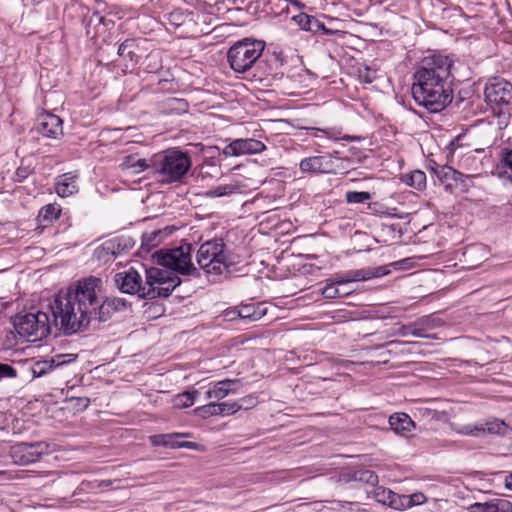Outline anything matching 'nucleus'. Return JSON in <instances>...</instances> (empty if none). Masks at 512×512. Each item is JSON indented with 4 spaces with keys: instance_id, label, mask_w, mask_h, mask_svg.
<instances>
[{
    "instance_id": "nucleus-1",
    "label": "nucleus",
    "mask_w": 512,
    "mask_h": 512,
    "mask_svg": "<svg viewBox=\"0 0 512 512\" xmlns=\"http://www.w3.org/2000/svg\"><path fill=\"white\" fill-rule=\"evenodd\" d=\"M126 300L102 295V280L89 276L68 287L50 305L55 327L65 335L85 331L92 321L105 322L112 315L126 309Z\"/></svg>"
},
{
    "instance_id": "nucleus-2",
    "label": "nucleus",
    "mask_w": 512,
    "mask_h": 512,
    "mask_svg": "<svg viewBox=\"0 0 512 512\" xmlns=\"http://www.w3.org/2000/svg\"><path fill=\"white\" fill-rule=\"evenodd\" d=\"M191 245L185 244L167 251L157 252L158 264L165 269L151 267L145 271V282L134 269L118 272L114 275L115 286L125 294H137L143 299L168 297L180 285L178 274L200 277V273L191 261Z\"/></svg>"
},
{
    "instance_id": "nucleus-3",
    "label": "nucleus",
    "mask_w": 512,
    "mask_h": 512,
    "mask_svg": "<svg viewBox=\"0 0 512 512\" xmlns=\"http://www.w3.org/2000/svg\"><path fill=\"white\" fill-rule=\"evenodd\" d=\"M453 59L433 53L423 57L414 72L412 95L415 102L431 113H438L453 100Z\"/></svg>"
},
{
    "instance_id": "nucleus-4",
    "label": "nucleus",
    "mask_w": 512,
    "mask_h": 512,
    "mask_svg": "<svg viewBox=\"0 0 512 512\" xmlns=\"http://www.w3.org/2000/svg\"><path fill=\"white\" fill-rule=\"evenodd\" d=\"M191 165V158L187 152L170 149L155 156L151 168L160 182L170 184L181 181Z\"/></svg>"
},
{
    "instance_id": "nucleus-5",
    "label": "nucleus",
    "mask_w": 512,
    "mask_h": 512,
    "mask_svg": "<svg viewBox=\"0 0 512 512\" xmlns=\"http://www.w3.org/2000/svg\"><path fill=\"white\" fill-rule=\"evenodd\" d=\"M196 261L199 267L209 275H221L235 263L222 239L203 243L198 249Z\"/></svg>"
},
{
    "instance_id": "nucleus-6",
    "label": "nucleus",
    "mask_w": 512,
    "mask_h": 512,
    "mask_svg": "<svg viewBox=\"0 0 512 512\" xmlns=\"http://www.w3.org/2000/svg\"><path fill=\"white\" fill-rule=\"evenodd\" d=\"M265 48V42L244 38L234 43L227 52V60L232 70L244 73L252 68L260 58Z\"/></svg>"
},
{
    "instance_id": "nucleus-7",
    "label": "nucleus",
    "mask_w": 512,
    "mask_h": 512,
    "mask_svg": "<svg viewBox=\"0 0 512 512\" xmlns=\"http://www.w3.org/2000/svg\"><path fill=\"white\" fill-rule=\"evenodd\" d=\"M485 101L493 112L504 120L510 117V103L512 100V84L502 78H493L484 89Z\"/></svg>"
},
{
    "instance_id": "nucleus-8",
    "label": "nucleus",
    "mask_w": 512,
    "mask_h": 512,
    "mask_svg": "<svg viewBox=\"0 0 512 512\" xmlns=\"http://www.w3.org/2000/svg\"><path fill=\"white\" fill-rule=\"evenodd\" d=\"M14 327L20 336L37 341L50 334L51 322L46 312L38 311L17 316Z\"/></svg>"
},
{
    "instance_id": "nucleus-9",
    "label": "nucleus",
    "mask_w": 512,
    "mask_h": 512,
    "mask_svg": "<svg viewBox=\"0 0 512 512\" xmlns=\"http://www.w3.org/2000/svg\"><path fill=\"white\" fill-rule=\"evenodd\" d=\"M134 246V241L130 237L116 236L104 241L101 245L95 248L92 260L98 262L100 265L106 264L116 257L123 255L130 251Z\"/></svg>"
},
{
    "instance_id": "nucleus-10",
    "label": "nucleus",
    "mask_w": 512,
    "mask_h": 512,
    "mask_svg": "<svg viewBox=\"0 0 512 512\" xmlns=\"http://www.w3.org/2000/svg\"><path fill=\"white\" fill-rule=\"evenodd\" d=\"M49 453V444L44 441L21 442L11 447L10 456L17 465L25 466L37 462Z\"/></svg>"
},
{
    "instance_id": "nucleus-11",
    "label": "nucleus",
    "mask_w": 512,
    "mask_h": 512,
    "mask_svg": "<svg viewBox=\"0 0 512 512\" xmlns=\"http://www.w3.org/2000/svg\"><path fill=\"white\" fill-rule=\"evenodd\" d=\"M349 162V159L333 158L331 155L313 156L303 159L300 164V170L304 173H326L336 174L343 169V162Z\"/></svg>"
},
{
    "instance_id": "nucleus-12",
    "label": "nucleus",
    "mask_w": 512,
    "mask_h": 512,
    "mask_svg": "<svg viewBox=\"0 0 512 512\" xmlns=\"http://www.w3.org/2000/svg\"><path fill=\"white\" fill-rule=\"evenodd\" d=\"M266 146L263 142L253 139H235L231 143L225 146L222 153L226 157H237L248 154H258L263 152Z\"/></svg>"
},
{
    "instance_id": "nucleus-13",
    "label": "nucleus",
    "mask_w": 512,
    "mask_h": 512,
    "mask_svg": "<svg viewBox=\"0 0 512 512\" xmlns=\"http://www.w3.org/2000/svg\"><path fill=\"white\" fill-rule=\"evenodd\" d=\"M36 130L44 137L58 139L63 135V121L59 116L45 112L38 116Z\"/></svg>"
},
{
    "instance_id": "nucleus-14",
    "label": "nucleus",
    "mask_w": 512,
    "mask_h": 512,
    "mask_svg": "<svg viewBox=\"0 0 512 512\" xmlns=\"http://www.w3.org/2000/svg\"><path fill=\"white\" fill-rule=\"evenodd\" d=\"M434 172L438 180L449 192H452L453 189L456 188L459 184L466 186V181L472 177L470 175H464L463 173L453 169L450 166L437 167Z\"/></svg>"
},
{
    "instance_id": "nucleus-15",
    "label": "nucleus",
    "mask_w": 512,
    "mask_h": 512,
    "mask_svg": "<svg viewBox=\"0 0 512 512\" xmlns=\"http://www.w3.org/2000/svg\"><path fill=\"white\" fill-rule=\"evenodd\" d=\"M506 428L507 426L504 421L492 419L485 423L465 425L461 428L460 432L470 436H479L482 434H503Z\"/></svg>"
},
{
    "instance_id": "nucleus-16",
    "label": "nucleus",
    "mask_w": 512,
    "mask_h": 512,
    "mask_svg": "<svg viewBox=\"0 0 512 512\" xmlns=\"http://www.w3.org/2000/svg\"><path fill=\"white\" fill-rule=\"evenodd\" d=\"M239 386V379H224L218 381L206 392V398L221 400L229 394L237 393Z\"/></svg>"
},
{
    "instance_id": "nucleus-17",
    "label": "nucleus",
    "mask_w": 512,
    "mask_h": 512,
    "mask_svg": "<svg viewBox=\"0 0 512 512\" xmlns=\"http://www.w3.org/2000/svg\"><path fill=\"white\" fill-rule=\"evenodd\" d=\"M495 171L498 177L507 178L512 182V148L503 147L500 149Z\"/></svg>"
},
{
    "instance_id": "nucleus-18",
    "label": "nucleus",
    "mask_w": 512,
    "mask_h": 512,
    "mask_svg": "<svg viewBox=\"0 0 512 512\" xmlns=\"http://www.w3.org/2000/svg\"><path fill=\"white\" fill-rule=\"evenodd\" d=\"M135 46L134 40L127 39L117 49V54L122 59L125 69L133 68L137 64Z\"/></svg>"
},
{
    "instance_id": "nucleus-19",
    "label": "nucleus",
    "mask_w": 512,
    "mask_h": 512,
    "mask_svg": "<svg viewBox=\"0 0 512 512\" xmlns=\"http://www.w3.org/2000/svg\"><path fill=\"white\" fill-rule=\"evenodd\" d=\"M374 498L377 502L389 505L394 509H400L401 495L394 493L390 489L384 487H375L373 491Z\"/></svg>"
},
{
    "instance_id": "nucleus-20",
    "label": "nucleus",
    "mask_w": 512,
    "mask_h": 512,
    "mask_svg": "<svg viewBox=\"0 0 512 512\" xmlns=\"http://www.w3.org/2000/svg\"><path fill=\"white\" fill-rule=\"evenodd\" d=\"M344 480L346 482L355 481L361 482L372 487H376L379 479L375 472L371 470L360 469L353 472H349L344 475Z\"/></svg>"
},
{
    "instance_id": "nucleus-21",
    "label": "nucleus",
    "mask_w": 512,
    "mask_h": 512,
    "mask_svg": "<svg viewBox=\"0 0 512 512\" xmlns=\"http://www.w3.org/2000/svg\"><path fill=\"white\" fill-rule=\"evenodd\" d=\"M55 190L58 196L62 198L71 196L78 190L75 177L70 176L69 174L59 176Z\"/></svg>"
},
{
    "instance_id": "nucleus-22",
    "label": "nucleus",
    "mask_w": 512,
    "mask_h": 512,
    "mask_svg": "<svg viewBox=\"0 0 512 512\" xmlns=\"http://www.w3.org/2000/svg\"><path fill=\"white\" fill-rule=\"evenodd\" d=\"M389 425L396 433L410 432L414 427V422L405 413H395L389 417Z\"/></svg>"
},
{
    "instance_id": "nucleus-23",
    "label": "nucleus",
    "mask_w": 512,
    "mask_h": 512,
    "mask_svg": "<svg viewBox=\"0 0 512 512\" xmlns=\"http://www.w3.org/2000/svg\"><path fill=\"white\" fill-rule=\"evenodd\" d=\"M265 314V310L262 309L261 305L246 304L239 307L238 315L240 319L244 321H258Z\"/></svg>"
},
{
    "instance_id": "nucleus-24",
    "label": "nucleus",
    "mask_w": 512,
    "mask_h": 512,
    "mask_svg": "<svg viewBox=\"0 0 512 512\" xmlns=\"http://www.w3.org/2000/svg\"><path fill=\"white\" fill-rule=\"evenodd\" d=\"M167 229L164 230H152L149 232H145L142 235V247L147 251L158 246L163 239L167 236Z\"/></svg>"
},
{
    "instance_id": "nucleus-25",
    "label": "nucleus",
    "mask_w": 512,
    "mask_h": 512,
    "mask_svg": "<svg viewBox=\"0 0 512 512\" xmlns=\"http://www.w3.org/2000/svg\"><path fill=\"white\" fill-rule=\"evenodd\" d=\"M61 214V207L59 204L53 203L42 207L38 214V220L41 224L46 225L54 220H57Z\"/></svg>"
},
{
    "instance_id": "nucleus-26",
    "label": "nucleus",
    "mask_w": 512,
    "mask_h": 512,
    "mask_svg": "<svg viewBox=\"0 0 512 512\" xmlns=\"http://www.w3.org/2000/svg\"><path fill=\"white\" fill-rule=\"evenodd\" d=\"M403 181L417 190H423L426 187V174L421 170H414L405 174Z\"/></svg>"
},
{
    "instance_id": "nucleus-27",
    "label": "nucleus",
    "mask_w": 512,
    "mask_h": 512,
    "mask_svg": "<svg viewBox=\"0 0 512 512\" xmlns=\"http://www.w3.org/2000/svg\"><path fill=\"white\" fill-rule=\"evenodd\" d=\"M183 436H185V434L173 433V434L159 435L158 438L161 439V441L159 443H161L162 445H164L166 447H170V448L186 447V448L194 449L197 446V444L194 442L174 443L175 438H180Z\"/></svg>"
},
{
    "instance_id": "nucleus-28",
    "label": "nucleus",
    "mask_w": 512,
    "mask_h": 512,
    "mask_svg": "<svg viewBox=\"0 0 512 512\" xmlns=\"http://www.w3.org/2000/svg\"><path fill=\"white\" fill-rule=\"evenodd\" d=\"M192 15V12L184 11L179 8L174 9L168 15V22L171 26L177 28L186 24L187 22H191L193 20Z\"/></svg>"
},
{
    "instance_id": "nucleus-29",
    "label": "nucleus",
    "mask_w": 512,
    "mask_h": 512,
    "mask_svg": "<svg viewBox=\"0 0 512 512\" xmlns=\"http://www.w3.org/2000/svg\"><path fill=\"white\" fill-rule=\"evenodd\" d=\"M293 20L300 26L301 29L307 31H314L315 28L320 27V22L313 16L305 13H300L293 17Z\"/></svg>"
},
{
    "instance_id": "nucleus-30",
    "label": "nucleus",
    "mask_w": 512,
    "mask_h": 512,
    "mask_svg": "<svg viewBox=\"0 0 512 512\" xmlns=\"http://www.w3.org/2000/svg\"><path fill=\"white\" fill-rule=\"evenodd\" d=\"M351 291L341 292V288L332 280L328 279L326 285L322 289V295L327 299H335L347 296Z\"/></svg>"
},
{
    "instance_id": "nucleus-31",
    "label": "nucleus",
    "mask_w": 512,
    "mask_h": 512,
    "mask_svg": "<svg viewBox=\"0 0 512 512\" xmlns=\"http://www.w3.org/2000/svg\"><path fill=\"white\" fill-rule=\"evenodd\" d=\"M426 496L423 493H414L411 495H401L400 509L410 508L421 505L426 502Z\"/></svg>"
},
{
    "instance_id": "nucleus-32",
    "label": "nucleus",
    "mask_w": 512,
    "mask_h": 512,
    "mask_svg": "<svg viewBox=\"0 0 512 512\" xmlns=\"http://www.w3.org/2000/svg\"><path fill=\"white\" fill-rule=\"evenodd\" d=\"M406 329L412 336L424 339H436V336L434 334H430L425 325L420 324V319L407 325Z\"/></svg>"
},
{
    "instance_id": "nucleus-33",
    "label": "nucleus",
    "mask_w": 512,
    "mask_h": 512,
    "mask_svg": "<svg viewBox=\"0 0 512 512\" xmlns=\"http://www.w3.org/2000/svg\"><path fill=\"white\" fill-rule=\"evenodd\" d=\"M122 165L127 169H133L135 173L142 172L150 167L146 159H137L134 156H127Z\"/></svg>"
},
{
    "instance_id": "nucleus-34",
    "label": "nucleus",
    "mask_w": 512,
    "mask_h": 512,
    "mask_svg": "<svg viewBox=\"0 0 512 512\" xmlns=\"http://www.w3.org/2000/svg\"><path fill=\"white\" fill-rule=\"evenodd\" d=\"M197 396H198L197 391H193V392L186 391L181 394H178L175 398V405L180 408L190 407L195 402Z\"/></svg>"
},
{
    "instance_id": "nucleus-35",
    "label": "nucleus",
    "mask_w": 512,
    "mask_h": 512,
    "mask_svg": "<svg viewBox=\"0 0 512 512\" xmlns=\"http://www.w3.org/2000/svg\"><path fill=\"white\" fill-rule=\"evenodd\" d=\"M218 403L210 402L206 405H202L194 409V413L201 418H208L211 416L219 415L218 413Z\"/></svg>"
},
{
    "instance_id": "nucleus-36",
    "label": "nucleus",
    "mask_w": 512,
    "mask_h": 512,
    "mask_svg": "<svg viewBox=\"0 0 512 512\" xmlns=\"http://www.w3.org/2000/svg\"><path fill=\"white\" fill-rule=\"evenodd\" d=\"M237 191V187L233 184H224V185H219L213 189H210L208 192H207V196H210V197H222V196H227V195H231L233 194L234 192Z\"/></svg>"
},
{
    "instance_id": "nucleus-37",
    "label": "nucleus",
    "mask_w": 512,
    "mask_h": 512,
    "mask_svg": "<svg viewBox=\"0 0 512 512\" xmlns=\"http://www.w3.org/2000/svg\"><path fill=\"white\" fill-rule=\"evenodd\" d=\"M371 199V194L366 191H348L346 201L350 204L364 203Z\"/></svg>"
},
{
    "instance_id": "nucleus-38",
    "label": "nucleus",
    "mask_w": 512,
    "mask_h": 512,
    "mask_svg": "<svg viewBox=\"0 0 512 512\" xmlns=\"http://www.w3.org/2000/svg\"><path fill=\"white\" fill-rule=\"evenodd\" d=\"M218 413L219 415H233L239 411L238 402H222L218 403Z\"/></svg>"
},
{
    "instance_id": "nucleus-39",
    "label": "nucleus",
    "mask_w": 512,
    "mask_h": 512,
    "mask_svg": "<svg viewBox=\"0 0 512 512\" xmlns=\"http://www.w3.org/2000/svg\"><path fill=\"white\" fill-rule=\"evenodd\" d=\"M239 410H248L255 407L258 403V398L254 394L247 395L238 401Z\"/></svg>"
},
{
    "instance_id": "nucleus-40",
    "label": "nucleus",
    "mask_w": 512,
    "mask_h": 512,
    "mask_svg": "<svg viewBox=\"0 0 512 512\" xmlns=\"http://www.w3.org/2000/svg\"><path fill=\"white\" fill-rule=\"evenodd\" d=\"M494 509V499L484 503L476 502L469 507L470 512H495Z\"/></svg>"
},
{
    "instance_id": "nucleus-41",
    "label": "nucleus",
    "mask_w": 512,
    "mask_h": 512,
    "mask_svg": "<svg viewBox=\"0 0 512 512\" xmlns=\"http://www.w3.org/2000/svg\"><path fill=\"white\" fill-rule=\"evenodd\" d=\"M420 324L425 325L426 328L430 331L436 327H440L442 325V320L433 315H429L420 318Z\"/></svg>"
},
{
    "instance_id": "nucleus-42",
    "label": "nucleus",
    "mask_w": 512,
    "mask_h": 512,
    "mask_svg": "<svg viewBox=\"0 0 512 512\" xmlns=\"http://www.w3.org/2000/svg\"><path fill=\"white\" fill-rule=\"evenodd\" d=\"M17 371L9 364L0 363V381L4 378H15Z\"/></svg>"
},
{
    "instance_id": "nucleus-43",
    "label": "nucleus",
    "mask_w": 512,
    "mask_h": 512,
    "mask_svg": "<svg viewBox=\"0 0 512 512\" xmlns=\"http://www.w3.org/2000/svg\"><path fill=\"white\" fill-rule=\"evenodd\" d=\"M495 512H512V503L505 499H494Z\"/></svg>"
},
{
    "instance_id": "nucleus-44",
    "label": "nucleus",
    "mask_w": 512,
    "mask_h": 512,
    "mask_svg": "<svg viewBox=\"0 0 512 512\" xmlns=\"http://www.w3.org/2000/svg\"><path fill=\"white\" fill-rule=\"evenodd\" d=\"M417 412L423 418H428V419H431V420H433V419L438 420L439 419V413L435 409H431V408H428V407H420V408L417 409Z\"/></svg>"
},
{
    "instance_id": "nucleus-45",
    "label": "nucleus",
    "mask_w": 512,
    "mask_h": 512,
    "mask_svg": "<svg viewBox=\"0 0 512 512\" xmlns=\"http://www.w3.org/2000/svg\"><path fill=\"white\" fill-rule=\"evenodd\" d=\"M351 282H357L361 280H367L371 278V275L362 270L350 271L347 273Z\"/></svg>"
},
{
    "instance_id": "nucleus-46",
    "label": "nucleus",
    "mask_w": 512,
    "mask_h": 512,
    "mask_svg": "<svg viewBox=\"0 0 512 512\" xmlns=\"http://www.w3.org/2000/svg\"><path fill=\"white\" fill-rule=\"evenodd\" d=\"M238 312H239V307L231 309V310H226L224 312L225 320L233 321V320H236V319H240V315H238Z\"/></svg>"
},
{
    "instance_id": "nucleus-47",
    "label": "nucleus",
    "mask_w": 512,
    "mask_h": 512,
    "mask_svg": "<svg viewBox=\"0 0 512 512\" xmlns=\"http://www.w3.org/2000/svg\"><path fill=\"white\" fill-rule=\"evenodd\" d=\"M339 287L341 285H344V284H347V283H350V278L348 276V274H345L343 276H336L335 278L332 279Z\"/></svg>"
},
{
    "instance_id": "nucleus-48",
    "label": "nucleus",
    "mask_w": 512,
    "mask_h": 512,
    "mask_svg": "<svg viewBox=\"0 0 512 512\" xmlns=\"http://www.w3.org/2000/svg\"><path fill=\"white\" fill-rule=\"evenodd\" d=\"M104 20V17L100 15V13L98 12H94L90 18H89V24L91 23H97V24H100L102 23Z\"/></svg>"
},
{
    "instance_id": "nucleus-49",
    "label": "nucleus",
    "mask_w": 512,
    "mask_h": 512,
    "mask_svg": "<svg viewBox=\"0 0 512 512\" xmlns=\"http://www.w3.org/2000/svg\"><path fill=\"white\" fill-rule=\"evenodd\" d=\"M504 485L506 489L512 490V473H509L505 476Z\"/></svg>"
},
{
    "instance_id": "nucleus-50",
    "label": "nucleus",
    "mask_w": 512,
    "mask_h": 512,
    "mask_svg": "<svg viewBox=\"0 0 512 512\" xmlns=\"http://www.w3.org/2000/svg\"><path fill=\"white\" fill-rule=\"evenodd\" d=\"M112 485L111 480H101L98 482L97 487L98 488H108Z\"/></svg>"
},
{
    "instance_id": "nucleus-51",
    "label": "nucleus",
    "mask_w": 512,
    "mask_h": 512,
    "mask_svg": "<svg viewBox=\"0 0 512 512\" xmlns=\"http://www.w3.org/2000/svg\"><path fill=\"white\" fill-rule=\"evenodd\" d=\"M360 139H361V137L354 136V135H345V136L342 137V140L352 141V142L360 141Z\"/></svg>"
},
{
    "instance_id": "nucleus-52",
    "label": "nucleus",
    "mask_w": 512,
    "mask_h": 512,
    "mask_svg": "<svg viewBox=\"0 0 512 512\" xmlns=\"http://www.w3.org/2000/svg\"><path fill=\"white\" fill-rule=\"evenodd\" d=\"M64 357H66V355H58L57 356L58 360H60L61 358H64ZM67 357H71V359H69V361H72V360H75L76 355L68 354ZM65 362H66L65 360L58 361L57 365L64 364Z\"/></svg>"
},
{
    "instance_id": "nucleus-53",
    "label": "nucleus",
    "mask_w": 512,
    "mask_h": 512,
    "mask_svg": "<svg viewBox=\"0 0 512 512\" xmlns=\"http://www.w3.org/2000/svg\"><path fill=\"white\" fill-rule=\"evenodd\" d=\"M387 272L385 271V269L383 267H379L375 273L373 274H370L371 277H378V276H382V275H385Z\"/></svg>"
},
{
    "instance_id": "nucleus-54",
    "label": "nucleus",
    "mask_w": 512,
    "mask_h": 512,
    "mask_svg": "<svg viewBox=\"0 0 512 512\" xmlns=\"http://www.w3.org/2000/svg\"><path fill=\"white\" fill-rule=\"evenodd\" d=\"M319 29H322L324 31V34L330 35L332 31L330 29H327L324 24L320 23ZM315 30H318V28H315Z\"/></svg>"
},
{
    "instance_id": "nucleus-55",
    "label": "nucleus",
    "mask_w": 512,
    "mask_h": 512,
    "mask_svg": "<svg viewBox=\"0 0 512 512\" xmlns=\"http://www.w3.org/2000/svg\"><path fill=\"white\" fill-rule=\"evenodd\" d=\"M366 71H367V75L363 76L364 77V81L367 82V83H370V82H372V77H370L368 75V73H369V69L368 68L366 69Z\"/></svg>"
},
{
    "instance_id": "nucleus-56",
    "label": "nucleus",
    "mask_w": 512,
    "mask_h": 512,
    "mask_svg": "<svg viewBox=\"0 0 512 512\" xmlns=\"http://www.w3.org/2000/svg\"><path fill=\"white\" fill-rule=\"evenodd\" d=\"M25 173H26L25 170H23L21 168H18V170H17V175L18 176L25 177L26 176Z\"/></svg>"
},
{
    "instance_id": "nucleus-57",
    "label": "nucleus",
    "mask_w": 512,
    "mask_h": 512,
    "mask_svg": "<svg viewBox=\"0 0 512 512\" xmlns=\"http://www.w3.org/2000/svg\"><path fill=\"white\" fill-rule=\"evenodd\" d=\"M406 327H407V326H403V327H402V330H403V331H402V335H403V336L411 335L410 333H408V330L406 329Z\"/></svg>"
},
{
    "instance_id": "nucleus-58",
    "label": "nucleus",
    "mask_w": 512,
    "mask_h": 512,
    "mask_svg": "<svg viewBox=\"0 0 512 512\" xmlns=\"http://www.w3.org/2000/svg\"><path fill=\"white\" fill-rule=\"evenodd\" d=\"M179 438H175L174 439V443H181L180 441H178Z\"/></svg>"
}]
</instances>
